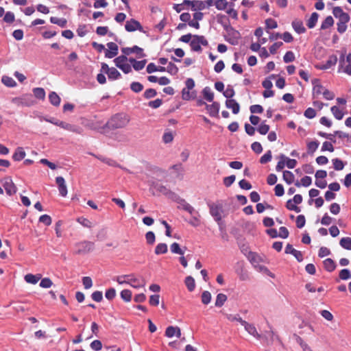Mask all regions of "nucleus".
<instances>
[{
    "label": "nucleus",
    "mask_w": 351,
    "mask_h": 351,
    "mask_svg": "<svg viewBox=\"0 0 351 351\" xmlns=\"http://www.w3.org/2000/svg\"><path fill=\"white\" fill-rule=\"evenodd\" d=\"M130 121V118L128 114L117 113L107 121L105 127L111 130L124 128L128 125Z\"/></svg>",
    "instance_id": "f257e3e1"
},
{
    "label": "nucleus",
    "mask_w": 351,
    "mask_h": 351,
    "mask_svg": "<svg viewBox=\"0 0 351 351\" xmlns=\"http://www.w3.org/2000/svg\"><path fill=\"white\" fill-rule=\"evenodd\" d=\"M116 280L119 285H130L135 289L144 287L146 284L143 278L136 277L133 274L117 276Z\"/></svg>",
    "instance_id": "f03ea898"
},
{
    "label": "nucleus",
    "mask_w": 351,
    "mask_h": 351,
    "mask_svg": "<svg viewBox=\"0 0 351 351\" xmlns=\"http://www.w3.org/2000/svg\"><path fill=\"white\" fill-rule=\"evenodd\" d=\"M151 190L153 191V194L158 195H164L168 198L172 199L173 201H178L179 199V195L176 193L171 191L169 189H168L166 186L163 185L161 183L158 182H152L150 186Z\"/></svg>",
    "instance_id": "7ed1b4c3"
},
{
    "label": "nucleus",
    "mask_w": 351,
    "mask_h": 351,
    "mask_svg": "<svg viewBox=\"0 0 351 351\" xmlns=\"http://www.w3.org/2000/svg\"><path fill=\"white\" fill-rule=\"evenodd\" d=\"M340 53L338 72H343L351 75V53L346 55V50L339 51Z\"/></svg>",
    "instance_id": "20e7f679"
},
{
    "label": "nucleus",
    "mask_w": 351,
    "mask_h": 351,
    "mask_svg": "<svg viewBox=\"0 0 351 351\" xmlns=\"http://www.w3.org/2000/svg\"><path fill=\"white\" fill-rule=\"evenodd\" d=\"M201 45L207 46L208 43L204 36L193 35V39L190 42V47L194 51H202Z\"/></svg>",
    "instance_id": "39448f33"
},
{
    "label": "nucleus",
    "mask_w": 351,
    "mask_h": 351,
    "mask_svg": "<svg viewBox=\"0 0 351 351\" xmlns=\"http://www.w3.org/2000/svg\"><path fill=\"white\" fill-rule=\"evenodd\" d=\"M12 103L18 107L32 106L34 104V101L32 95H25L20 97H14L12 99Z\"/></svg>",
    "instance_id": "423d86ee"
},
{
    "label": "nucleus",
    "mask_w": 351,
    "mask_h": 351,
    "mask_svg": "<svg viewBox=\"0 0 351 351\" xmlns=\"http://www.w3.org/2000/svg\"><path fill=\"white\" fill-rule=\"evenodd\" d=\"M210 213L214 217L215 220L220 224V221H221L222 216L221 213H223V208L221 205L211 204H209Z\"/></svg>",
    "instance_id": "0eeeda50"
},
{
    "label": "nucleus",
    "mask_w": 351,
    "mask_h": 351,
    "mask_svg": "<svg viewBox=\"0 0 351 351\" xmlns=\"http://www.w3.org/2000/svg\"><path fill=\"white\" fill-rule=\"evenodd\" d=\"M2 184L8 195H12L16 193V186L10 177L5 178L2 181Z\"/></svg>",
    "instance_id": "6e6552de"
},
{
    "label": "nucleus",
    "mask_w": 351,
    "mask_h": 351,
    "mask_svg": "<svg viewBox=\"0 0 351 351\" xmlns=\"http://www.w3.org/2000/svg\"><path fill=\"white\" fill-rule=\"evenodd\" d=\"M77 251L76 253L78 254H85L93 249L94 243L90 241H84L80 242L76 245Z\"/></svg>",
    "instance_id": "1a4fd4ad"
},
{
    "label": "nucleus",
    "mask_w": 351,
    "mask_h": 351,
    "mask_svg": "<svg viewBox=\"0 0 351 351\" xmlns=\"http://www.w3.org/2000/svg\"><path fill=\"white\" fill-rule=\"evenodd\" d=\"M121 51L126 56H129L132 53H136V54H138V58H143L145 56V54L143 52V49L136 45L132 47H123L121 49Z\"/></svg>",
    "instance_id": "9d476101"
},
{
    "label": "nucleus",
    "mask_w": 351,
    "mask_h": 351,
    "mask_svg": "<svg viewBox=\"0 0 351 351\" xmlns=\"http://www.w3.org/2000/svg\"><path fill=\"white\" fill-rule=\"evenodd\" d=\"M242 326L245 328V330L251 335L254 336L258 339H261L262 336L258 334L256 327L254 324H250L246 321L242 322Z\"/></svg>",
    "instance_id": "9b49d317"
},
{
    "label": "nucleus",
    "mask_w": 351,
    "mask_h": 351,
    "mask_svg": "<svg viewBox=\"0 0 351 351\" xmlns=\"http://www.w3.org/2000/svg\"><path fill=\"white\" fill-rule=\"evenodd\" d=\"M125 28L128 32H134L137 29L142 31L143 29L141 23L135 19L128 21L125 23Z\"/></svg>",
    "instance_id": "f8f14e48"
},
{
    "label": "nucleus",
    "mask_w": 351,
    "mask_h": 351,
    "mask_svg": "<svg viewBox=\"0 0 351 351\" xmlns=\"http://www.w3.org/2000/svg\"><path fill=\"white\" fill-rule=\"evenodd\" d=\"M56 184L58 186V190L60 192V195L62 197H65L67 195V187L65 184V180L63 177L58 176L56 178Z\"/></svg>",
    "instance_id": "ddd939ff"
},
{
    "label": "nucleus",
    "mask_w": 351,
    "mask_h": 351,
    "mask_svg": "<svg viewBox=\"0 0 351 351\" xmlns=\"http://www.w3.org/2000/svg\"><path fill=\"white\" fill-rule=\"evenodd\" d=\"M312 83L313 84V97L317 98L321 94L323 95V91L325 90V88L319 83V80L317 79L313 80Z\"/></svg>",
    "instance_id": "4468645a"
},
{
    "label": "nucleus",
    "mask_w": 351,
    "mask_h": 351,
    "mask_svg": "<svg viewBox=\"0 0 351 351\" xmlns=\"http://www.w3.org/2000/svg\"><path fill=\"white\" fill-rule=\"evenodd\" d=\"M58 124H59V127H60L66 130H68V131H70L72 132H75L77 134H80L82 132V129L80 128L75 126L74 125L70 124L69 123L61 121V122L58 123Z\"/></svg>",
    "instance_id": "2eb2a0df"
},
{
    "label": "nucleus",
    "mask_w": 351,
    "mask_h": 351,
    "mask_svg": "<svg viewBox=\"0 0 351 351\" xmlns=\"http://www.w3.org/2000/svg\"><path fill=\"white\" fill-rule=\"evenodd\" d=\"M292 27L298 34H303L306 32L303 22L300 19H295L292 22Z\"/></svg>",
    "instance_id": "dca6fc26"
},
{
    "label": "nucleus",
    "mask_w": 351,
    "mask_h": 351,
    "mask_svg": "<svg viewBox=\"0 0 351 351\" xmlns=\"http://www.w3.org/2000/svg\"><path fill=\"white\" fill-rule=\"evenodd\" d=\"M237 267L235 271L239 276L240 279L241 280H246L248 279V275L243 268V263H237Z\"/></svg>",
    "instance_id": "f3484780"
},
{
    "label": "nucleus",
    "mask_w": 351,
    "mask_h": 351,
    "mask_svg": "<svg viewBox=\"0 0 351 351\" xmlns=\"http://www.w3.org/2000/svg\"><path fill=\"white\" fill-rule=\"evenodd\" d=\"M219 106H220L218 102L214 101L210 105L207 104L206 108L211 117H215L218 115L219 111Z\"/></svg>",
    "instance_id": "a211bd4d"
},
{
    "label": "nucleus",
    "mask_w": 351,
    "mask_h": 351,
    "mask_svg": "<svg viewBox=\"0 0 351 351\" xmlns=\"http://www.w3.org/2000/svg\"><path fill=\"white\" fill-rule=\"evenodd\" d=\"M226 106L228 108L232 109L234 114H238L240 110V106L234 99H227Z\"/></svg>",
    "instance_id": "6ab92c4d"
},
{
    "label": "nucleus",
    "mask_w": 351,
    "mask_h": 351,
    "mask_svg": "<svg viewBox=\"0 0 351 351\" xmlns=\"http://www.w3.org/2000/svg\"><path fill=\"white\" fill-rule=\"evenodd\" d=\"M97 158L100 160L101 161H102L103 162L108 165L109 166H112V167H119L120 168H121L122 169H123L124 171L128 172V173H130V171L127 169L126 168H124V167H121L120 165H119L116 161L113 160L112 159H110V158H105L104 156H97Z\"/></svg>",
    "instance_id": "aec40b11"
},
{
    "label": "nucleus",
    "mask_w": 351,
    "mask_h": 351,
    "mask_svg": "<svg viewBox=\"0 0 351 351\" xmlns=\"http://www.w3.org/2000/svg\"><path fill=\"white\" fill-rule=\"evenodd\" d=\"M42 278L41 274L34 275L32 274H28L25 276V280L29 284L35 285L36 284L39 280Z\"/></svg>",
    "instance_id": "412c9836"
},
{
    "label": "nucleus",
    "mask_w": 351,
    "mask_h": 351,
    "mask_svg": "<svg viewBox=\"0 0 351 351\" xmlns=\"http://www.w3.org/2000/svg\"><path fill=\"white\" fill-rule=\"evenodd\" d=\"M177 202H178L180 204L182 209L187 211L191 215H193L194 213H195L194 208L192 206H191L189 203H187L184 199H180L179 197V199ZM196 213L198 214L197 212H196Z\"/></svg>",
    "instance_id": "4be33fe9"
},
{
    "label": "nucleus",
    "mask_w": 351,
    "mask_h": 351,
    "mask_svg": "<svg viewBox=\"0 0 351 351\" xmlns=\"http://www.w3.org/2000/svg\"><path fill=\"white\" fill-rule=\"evenodd\" d=\"M323 264L325 269L329 272L334 271L336 268V264L335 261L330 258L325 259L323 261Z\"/></svg>",
    "instance_id": "5701e85b"
},
{
    "label": "nucleus",
    "mask_w": 351,
    "mask_h": 351,
    "mask_svg": "<svg viewBox=\"0 0 351 351\" xmlns=\"http://www.w3.org/2000/svg\"><path fill=\"white\" fill-rule=\"evenodd\" d=\"M202 95H203V97L207 101H209V102H211L213 101V99H214V93L211 90L210 88L208 87V86H206L205 87L203 90H202Z\"/></svg>",
    "instance_id": "b1692460"
},
{
    "label": "nucleus",
    "mask_w": 351,
    "mask_h": 351,
    "mask_svg": "<svg viewBox=\"0 0 351 351\" xmlns=\"http://www.w3.org/2000/svg\"><path fill=\"white\" fill-rule=\"evenodd\" d=\"M311 183H312L311 178L306 176L301 179L300 182H299L298 180L296 181L295 182V185L297 187H300L301 186L307 187V186H309L311 184Z\"/></svg>",
    "instance_id": "393cba45"
},
{
    "label": "nucleus",
    "mask_w": 351,
    "mask_h": 351,
    "mask_svg": "<svg viewBox=\"0 0 351 351\" xmlns=\"http://www.w3.org/2000/svg\"><path fill=\"white\" fill-rule=\"evenodd\" d=\"M319 14L317 12L312 13L311 17L308 19L306 23V25L309 29L313 28L318 20Z\"/></svg>",
    "instance_id": "a878e982"
},
{
    "label": "nucleus",
    "mask_w": 351,
    "mask_h": 351,
    "mask_svg": "<svg viewBox=\"0 0 351 351\" xmlns=\"http://www.w3.org/2000/svg\"><path fill=\"white\" fill-rule=\"evenodd\" d=\"M26 154L22 147H18L12 156V158L16 161H20L23 159Z\"/></svg>",
    "instance_id": "bb28decb"
},
{
    "label": "nucleus",
    "mask_w": 351,
    "mask_h": 351,
    "mask_svg": "<svg viewBox=\"0 0 351 351\" xmlns=\"http://www.w3.org/2000/svg\"><path fill=\"white\" fill-rule=\"evenodd\" d=\"M191 90L186 88V87L184 88L182 90V98L184 100H190L191 99L195 98V93L194 91L190 92Z\"/></svg>",
    "instance_id": "cd10ccee"
},
{
    "label": "nucleus",
    "mask_w": 351,
    "mask_h": 351,
    "mask_svg": "<svg viewBox=\"0 0 351 351\" xmlns=\"http://www.w3.org/2000/svg\"><path fill=\"white\" fill-rule=\"evenodd\" d=\"M49 99L50 103L55 106H58L60 104V97L55 92L50 93Z\"/></svg>",
    "instance_id": "c85d7f7f"
},
{
    "label": "nucleus",
    "mask_w": 351,
    "mask_h": 351,
    "mask_svg": "<svg viewBox=\"0 0 351 351\" xmlns=\"http://www.w3.org/2000/svg\"><path fill=\"white\" fill-rule=\"evenodd\" d=\"M50 21L51 23L58 25L61 27H65L66 26L67 21L64 18H57L55 16H51L50 18Z\"/></svg>",
    "instance_id": "c756f323"
},
{
    "label": "nucleus",
    "mask_w": 351,
    "mask_h": 351,
    "mask_svg": "<svg viewBox=\"0 0 351 351\" xmlns=\"http://www.w3.org/2000/svg\"><path fill=\"white\" fill-rule=\"evenodd\" d=\"M108 79L111 80H118L121 77V75L119 71L114 67H111L110 71L107 74Z\"/></svg>",
    "instance_id": "7c9ffc66"
},
{
    "label": "nucleus",
    "mask_w": 351,
    "mask_h": 351,
    "mask_svg": "<svg viewBox=\"0 0 351 351\" xmlns=\"http://www.w3.org/2000/svg\"><path fill=\"white\" fill-rule=\"evenodd\" d=\"M206 8V3L203 1L194 0L191 9L193 11L202 10Z\"/></svg>",
    "instance_id": "2f4dec72"
},
{
    "label": "nucleus",
    "mask_w": 351,
    "mask_h": 351,
    "mask_svg": "<svg viewBox=\"0 0 351 351\" xmlns=\"http://www.w3.org/2000/svg\"><path fill=\"white\" fill-rule=\"evenodd\" d=\"M185 285L189 291H193L195 287V282L194 278L189 276L185 278Z\"/></svg>",
    "instance_id": "473e14b6"
},
{
    "label": "nucleus",
    "mask_w": 351,
    "mask_h": 351,
    "mask_svg": "<svg viewBox=\"0 0 351 351\" xmlns=\"http://www.w3.org/2000/svg\"><path fill=\"white\" fill-rule=\"evenodd\" d=\"M295 176L293 173L289 171H283V180L288 184H290L294 182Z\"/></svg>",
    "instance_id": "72a5a7b5"
},
{
    "label": "nucleus",
    "mask_w": 351,
    "mask_h": 351,
    "mask_svg": "<svg viewBox=\"0 0 351 351\" xmlns=\"http://www.w3.org/2000/svg\"><path fill=\"white\" fill-rule=\"evenodd\" d=\"M330 110H331V112L332 113V114L334 115V117L337 119L341 120L343 119L344 114H343V112L337 106H334L331 107Z\"/></svg>",
    "instance_id": "f704fd0d"
},
{
    "label": "nucleus",
    "mask_w": 351,
    "mask_h": 351,
    "mask_svg": "<svg viewBox=\"0 0 351 351\" xmlns=\"http://www.w3.org/2000/svg\"><path fill=\"white\" fill-rule=\"evenodd\" d=\"M1 82L8 87H14L16 85V83L13 78L5 75L2 77Z\"/></svg>",
    "instance_id": "c9c22d12"
},
{
    "label": "nucleus",
    "mask_w": 351,
    "mask_h": 351,
    "mask_svg": "<svg viewBox=\"0 0 351 351\" xmlns=\"http://www.w3.org/2000/svg\"><path fill=\"white\" fill-rule=\"evenodd\" d=\"M334 23V20L331 16H327L325 20L322 22L321 25V29H326L331 26H332Z\"/></svg>",
    "instance_id": "e433bc0d"
},
{
    "label": "nucleus",
    "mask_w": 351,
    "mask_h": 351,
    "mask_svg": "<svg viewBox=\"0 0 351 351\" xmlns=\"http://www.w3.org/2000/svg\"><path fill=\"white\" fill-rule=\"evenodd\" d=\"M128 60V58H127V56L125 54H123L114 58V62L115 66L119 68L121 65L125 64Z\"/></svg>",
    "instance_id": "4c0bfd02"
},
{
    "label": "nucleus",
    "mask_w": 351,
    "mask_h": 351,
    "mask_svg": "<svg viewBox=\"0 0 351 351\" xmlns=\"http://www.w3.org/2000/svg\"><path fill=\"white\" fill-rule=\"evenodd\" d=\"M227 300V296L223 293H219L217 295L215 306L217 307H221L223 305L225 302Z\"/></svg>",
    "instance_id": "58836bf2"
},
{
    "label": "nucleus",
    "mask_w": 351,
    "mask_h": 351,
    "mask_svg": "<svg viewBox=\"0 0 351 351\" xmlns=\"http://www.w3.org/2000/svg\"><path fill=\"white\" fill-rule=\"evenodd\" d=\"M319 143L318 141H311L307 144V149L308 154L314 153L318 148Z\"/></svg>",
    "instance_id": "ea45409f"
},
{
    "label": "nucleus",
    "mask_w": 351,
    "mask_h": 351,
    "mask_svg": "<svg viewBox=\"0 0 351 351\" xmlns=\"http://www.w3.org/2000/svg\"><path fill=\"white\" fill-rule=\"evenodd\" d=\"M341 246L346 250H351V238L343 237L339 242Z\"/></svg>",
    "instance_id": "a19ab883"
},
{
    "label": "nucleus",
    "mask_w": 351,
    "mask_h": 351,
    "mask_svg": "<svg viewBox=\"0 0 351 351\" xmlns=\"http://www.w3.org/2000/svg\"><path fill=\"white\" fill-rule=\"evenodd\" d=\"M167 252V245L165 243H159L155 248L156 254H162Z\"/></svg>",
    "instance_id": "79ce46f5"
},
{
    "label": "nucleus",
    "mask_w": 351,
    "mask_h": 351,
    "mask_svg": "<svg viewBox=\"0 0 351 351\" xmlns=\"http://www.w3.org/2000/svg\"><path fill=\"white\" fill-rule=\"evenodd\" d=\"M34 96L40 99H44L45 97V91L43 88H35L33 89Z\"/></svg>",
    "instance_id": "37998d69"
},
{
    "label": "nucleus",
    "mask_w": 351,
    "mask_h": 351,
    "mask_svg": "<svg viewBox=\"0 0 351 351\" xmlns=\"http://www.w3.org/2000/svg\"><path fill=\"white\" fill-rule=\"evenodd\" d=\"M170 249L172 253L177 254L180 255L184 254V251L180 248V245L178 243H173L171 246Z\"/></svg>",
    "instance_id": "c03bdc74"
},
{
    "label": "nucleus",
    "mask_w": 351,
    "mask_h": 351,
    "mask_svg": "<svg viewBox=\"0 0 351 351\" xmlns=\"http://www.w3.org/2000/svg\"><path fill=\"white\" fill-rule=\"evenodd\" d=\"M339 276L341 280H346L351 278V272L348 269H343L340 271Z\"/></svg>",
    "instance_id": "a18cd8bd"
},
{
    "label": "nucleus",
    "mask_w": 351,
    "mask_h": 351,
    "mask_svg": "<svg viewBox=\"0 0 351 351\" xmlns=\"http://www.w3.org/2000/svg\"><path fill=\"white\" fill-rule=\"evenodd\" d=\"M334 169L337 171H341L344 167V164L343 161L339 158H334L332 160Z\"/></svg>",
    "instance_id": "49530a36"
},
{
    "label": "nucleus",
    "mask_w": 351,
    "mask_h": 351,
    "mask_svg": "<svg viewBox=\"0 0 351 351\" xmlns=\"http://www.w3.org/2000/svg\"><path fill=\"white\" fill-rule=\"evenodd\" d=\"M77 221L86 228H90L93 226V223L89 219L84 218L83 217L77 218Z\"/></svg>",
    "instance_id": "de8ad7c7"
},
{
    "label": "nucleus",
    "mask_w": 351,
    "mask_h": 351,
    "mask_svg": "<svg viewBox=\"0 0 351 351\" xmlns=\"http://www.w3.org/2000/svg\"><path fill=\"white\" fill-rule=\"evenodd\" d=\"M121 298L125 301V302H130L132 299V292L131 291L128 289H124L123 290L121 293Z\"/></svg>",
    "instance_id": "09e8293b"
},
{
    "label": "nucleus",
    "mask_w": 351,
    "mask_h": 351,
    "mask_svg": "<svg viewBox=\"0 0 351 351\" xmlns=\"http://www.w3.org/2000/svg\"><path fill=\"white\" fill-rule=\"evenodd\" d=\"M280 160L278 161L277 163V165L276 167V170L277 171H280L282 169H284L285 166V160L287 158V156H285L284 154H281L280 156Z\"/></svg>",
    "instance_id": "8fccbe9b"
},
{
    "label": "nucleus",
    "mask_w": 351,
    "mask_h": 351,
    "mask_svg": "<svg viewBox=\"0 0 351 351\" xmlns=\"http://www.w3.org/2000/svg\"><path fill=\"white\" fill-rule=\"evenodd\" d=\"M265 25L267 30L275 29L278 27L277 22L272 19H267L265 21Z\"/></svg>",
    "instance_id": "3c124183"
},
{
    "label": "nucleus",
    "mask_w": 351,
    "mask_h": 351,
    "mask_svg": "<svg viewBox=\"0 0 351 351\" xmlns=\"http://www.w3.org/2000/svg\"><path fill=\"white\" fill-rule=\"evenodd\" d=\"M131 90L134 93H140L143 89V86L139 82H134L130 84Z\"/></svg>",
    "instance_id": "603ef678"
},
{
    "label": "nucleus",
    "mask_w": 351,
    "mask_h": 351,
    "mask_svg": "<svg viewBox=\"0 0 351 351\" xmlns=\"http://www.w3.org/2000/svg\"><path fill=\"white\" fill-rule=\"evenodd\" d=\"M211 294L208 291H203L202 294V302L204 304H208L210 302Z\"/></svg>",
    "instance_id": "864d4df0"
},
{
    "label": "nucleus",
    "mask_w": 351,
    "mask_h": 351,
    "mask_svg": "<svg viewBox=\"0 0 351 351\" xmlns=\"http://www.w3.org/2000/svg\"><path fill=\"white\" fill-rule=\"evenodd\" d=\"M15 20L14 14L12 12H7L3 17V21L7 23H12Z\"/></svg>",
    "instance_id": "5fc2aeb1"
},
{
    "label": "nucleus",
    "mask_w": 351,
    "mask_h": 351,
    "mask_svg": "<svg viewBox=\"0 0 351 351\" xmlns=\"http://www.w3.org/2000/svg\"><path fill=\"white\" fill-rule=\"evenodd\" d=\"M228 2L226 0H217L215 1V7L217 10H225L228 6Z\"/></svg>",
    "instance_id": "6e6d98bb"
},
{
    "label": "nucleus",
    "mask_w": 351,
    "mask_h": 351,
    "mask_svg": "<svg viewBox=\"0 0 351 351\" xmlns=\"http://www.w3.org/2000/svg\"><path fill=\"white\" fill-rule=\"evenodd\" d=\"M53 285V282L49 278H44L41 280L40 282V287L42 288H49Z\"/></svg>",
    "instance_id": "4d7b16f0"
},
{
    "label": "nucleus",
    "mask_w": 351,
    "mask_h": 351,
    "mask_svg": "<svg viewBox=\"0 0 351 351\" xmlns=\"http://www.w3.org/2000/svg\"><path fill=\"white\" fill-rule=\"evenodd\" d=\"M271 152L270 150L267 151L263 156H261L260 159V162L261 164H266L271 160Z\"/></svg>",
    "instance_id": "13d9d810"
},
{
    "label": "nucleus",
    "mask_w": 351,
    "mask_h": 351,
    "mask_svg": "<svg viewBox=\"0 0 351 351\" xmlns=\"http://www.w3.org/2000/svg\"><path fill=\"white\" fill-rule=\"evenodd\" d=\"M176 333V326H170L166 328V330H165V336L166 337H167L169 338L173 337V336H175Z\"/></svg>",
    "instance_id": "bf43d9fd"
},
{
    "label": "nucleus",
    "mask_w": 351,
    "mask_h": 351,
    "mask_svg": "<svg viewBox=\"0 0 351 351\" xmlns=\"http://www.w3.org/2000/svg\"><path fill=\"white\" fill-rule=\"evenodd\" d=\"M157 95L156 90L154 88L147 89L143 94V96L145 99H151Z\"/></svg>",
    "instance_id": "052dcab7"
},
{
    "label": "nucleus",
    "mask_w": 351,
    "mask_h": 351,
    "mask_svg": "<svg viewBox=\"0 0 351 351\" xmlns=\"http://www.w3.org/2000/svg\"><path fill=\"white\" fill-rule=\"evenodd\" d=\"M173 140V135L171 132H165L162 136V141L165 143H171Z\"/></svg>",
    "instance_id": "680f3d73"
},
{
    "label": "nucleus",
    "mask_w": 351,
    "mask_h": 351,
    "mask_svg": "<svg viewBox=\"0 0 351 351\" xmlns=\"http://www.w3.org/2000/svg\"><path fill=\"white\" fill-rule=\"evenodd\" d=\"M269 130V125L265 123V122L261 123V124L258 128V132L263 135L266 134Z\"/></svg>",
    "instance_id": "e2e57ef3"
},
{
    "label": "nucleus",
    "mask_w": 351,
    "mask_h": 351,
    "mask_svg": "<svg viewBox=\"0 0 351 351\" xmlns=\"http://www.w3.org/2000/svg\"><path fill=\"white\" fill-rule=\"evenodd\" d=\"M337 57L335 55H331L329 56L328 60L326 62V64L330 69L331 66L335 65L337 62Z\"/></svg>",
    "instance_id": "0e129e2a"
},
{
    "label": "nucleus",
    "mask_w": 351,
    "mask_h": 351,
    "mask_svg": "<svg viewBox=\"0 0 351 351\" xmlns=\"http://www.w3.org/2000/svg\"><path fill=\"white\" fill-rule=\"evenodd\" d=\"M147 63V60H141V61H136L135 62V64H133V68L134 70L136 71H140V70H142L145 64Z\"/></svg>",
    "instance_id": "69168bd1"
},
{
    "label": "nucleus",
    "mask_w": 351,
    "mask_h": 351,
    "mask_svg": "<svg viewBox=\"0 0 351 351\" xmlns=\"http://www.w3.org/2000/svg\"><path fill=\"white\" fill-rule=\"evenodd\" d=\"M306 223V219L304 215H300L296 218V226L298 228H302L304 226Z\"/></svg>",
    "instance_id": "338daca9"
},
{
    "label": "nucleus",
    "mask_w": 351,
    "mask_h": 351,
    "mask_svg": "<svg viewBox=\"0 0 351 351\" xmlns=\"http://www.w3.org/2000/svg\"><path fill=\"white\" fill-rule=\"evenodd\" d=\"M147 243L149 245H152L155 242V234L153 232L149 231L145 234Z\"/></svg>",
    "instance_id": "774afa93"
}]
</instances>
